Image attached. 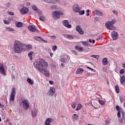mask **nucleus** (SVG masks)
<instances>
[{
    "instance_id": "nucleus-1",
    "label": "nucleus",
    "mask_w": 125,
    "mask_h": 125,
    "mask_svg": "<svg viewBox=\"0 0 125 125\" xmlns=\"http://www.w3.org/2000/svg\"><path fill=\"white\" fill-rule=\"evenodd\" d=\"M34 68L38 70L39 72L46 76L49 77V72L46 69L48 64L45 60L40 59L39 61H35L34 62Z\"/></svg>"
},
{
    "instance_id": "nucleus-2",
    "label": "nucleus",
    "mask_w": 125,
    "mask_h": 125,
    "mask_svg": "<svg viewBox=\"0 0 125 125\" xmlns=\"http://www.w3.org/2000/svg\"><path fill=\"white\" fill-rule=\"evenodd\" d=\"M23 45L24 44L22 42L18 40H16L14 43V52L15 53H21L23 51Z\"/></svg>"
},
{
    "instance_id": "nucleus-3",
    "label": "nucleus",
    "mask_w": 125,
    "mask_h": 125,
    "mask_svg": "<svg viewBox=\"0 0 125 125\" xmlns=\"http://www.w3.org/2000/svg\"><path fill=\"white\" fill-rule=\"evenodd\" d=\"M117 22V20L116 19H112L111 21H107L105 23V26L106 27V28L108 29V30H111L113 31V30H115V27L113 26Z\"/></svg>"
},
{
    "instance_id": "nucleus-4",
    "label": "nucleus",
    "mask_w": 125,
    "mask_h": 125,
    "mask_svg": "<svg viewBox=\"0 0 125 125\" xmlns=\"http://www.w3.org/2000/svg\"><path fill=\"white\" fill-rule=\"evenodd\" d=\"M20 106L25 110H28L29 107H30V104L29 103L28 100H24L21 102Z\"/></svg>"
},
{
    "instance_id": "nucleus-5",
    "label": "nucleus",
    "mask_w": 125,
    "mask_h": 125,
    "mask_svg": "<svg viewBox=\"0 0 125 125\" xmlns=\"http://www.w3.org/2000/svg\"><path fill=\"white\" fill-rule=\"evenodd\" d=\"M63 12L61 11H55V12H52V16L53 18H55V19H59L60 18V16L61 15H63Z\"/></svg>"
},
{
    "instance_id": "nucleus-6",
    "label": "nucleus",
    "mask_w": 125,
    "mask_h": 125,
    "mask_svg": "<svg viewBox=\"0 0 125 125\" xmlns=\"http://www.w3.org/2000/svg\"><path fill=\"white\" fill-rule=\"evenodd\" d=\"M15 95H16V89L12 88L10 98L11 101H14V99H15Z\"/></svg>"
},
{
    "instance_id": "nucleus-7",
    "label": "nucleus",
    "mask_w": 125,
    "mask_h": 125,
    "mask_svg": "<svg viewBox=\"0 0 125 125\" xmlns=\"http://www.w3.org/2000/svg\"><path fill=\"white\" fill-rule=\"evenodd\" d=\"M54 93H55V88L54 87H50L49 90L48 91V94L52 96L54 95Z\"/></svg>"
},
{
    "instance_id": "nucleus-8",
    "label": "nucleus",
    "mask_w": 125,
    "mask_h": 125,
    "mask_svg": "<svg viewBox=\"0 0 125 125\" xmlns=\"http://www.w3.org/2000/svg\"><path fill=\"white\" fill-rule=\"evenodd\" d=\"M62 24L63 26L69 29L72 28V25L69 24V21L68 20H64L62 21Z\"/></svg>"
},
{
    "instance_id": "nucleus-9",
    "label": "nucleus",
    "mask_w": 125,
    "mask_h": 125,
    "mask_svg": "<svg viewBox=\"0 0 125 125\" xmlns=\"http://www.w3.org/2000/svg\"><path fill=\"white\" fill-rule=\"evenodd\" d=\"M29 12V9L26 7H22L21 10V14H26Z\"/></svg>"
},
{
    "instance_id": "nucleus-10",
    "label": "nucleus",
    "mask_w": 125,
    "mask_h": 125,
    "mask_svg": "<svg viewBox=\"0 0 125 125\" xmlns=\"http://www.w3.org/2000/svg\"><path fill=\"white\" fill-rule=\"evenodd\" d=\"M76 30L80 35H83V34H84V32L83 31V29L79 26V25L76 26Z\"/></svg>"
},
{
    "instance_id": "nucleus-11",
    "label": "nucleus",
    "mask_w": 125,
    "mask_h": 125,
    "mask_svg": "<svg viewBox=\"0 0 125 125\" xmlns=\"http://www.w3.org/2000/svg\"><path fill=\"white\" fill-rule=\"evenodd\" d=\"M111 37L114 40H118V33L116 31L112 32Z\"/></svg>"
},
{
    "instance_id": "nucleus-12",
    "label": "nucleus",
    "mask_w": 125,
    "mask_h": 125,
    "mask_svg": "<svg viewBox=\"0 0 125 125\" xmlns=\"http://www.w3.org/2000/svg\"><path fill=\"white\" fill-rule=\"evenodd\" d=\"M28 30H29L30 32L34 33V32H36L37 29H36V26L33 25L28 26Z\"/></svg>"
},
{
    "instance_id": "nucleus-13",
    "label": "nucleus",
    "mask_w": 125,
    "mask_h": 125,
    "mask_svg": "<svg viewBox=\"0 0 125 125\" xmlns=\"http://www.w3.org/2000/svg\"><path fill=\"white\" fill-rule=\"evenodd\" d=\"M94 13L95 14H96L97 16H104L103 12H101V11H99L98 10H96L94 12Z\"/></svg>"
},
{
    "instance_id": "nucleus-14",
    "label": "nucleus",
    "mask_w": 125,
    "mask_h": 125,
    "mask_svg": "<svg viewBox=\"0 0 125 125\" xmlns=\"http://www.w3.org/2000/svg\"><path fill=\"white\" fill-rule=\"evenodd\" d=\"M0 74L3 75V76H5V71H4V66L3 65H1L0 66Z\"/></svg>"
},
{
    "instance_id": "nucleus-15",
    "label": "nucleus",
    "mask_w": 125,
    "mask_h": 125,
    "mask_svg": "<svg viewBox=\"0 0 125 125\" xmlns=\"http://www.w3.org/2000/svg\"><path fill=\"white\" fill-rule=\"evenodd\" d=\"M80 7H79V5L76 4L73 6V11L74 12H79Z\"/></svg>"
},
{
    "instance_id": "nucleus-16",
    "label": "nucleus",
    "mask_w": 125,
    "mask_h": 125,
    "mask_svg": "<svg viewBox=\"0 0 125 125\" xmlns=\"http://www.w3.org/2000/svg\"><path fill=\"white\" fill-rule=\"evenodd\" d=\"M37 113H38V110H37L36 108H34L32 110L31 114H32V116L33 117H35L36 116H37Z\"/></svg>"
},
{
    "instance_id": "nucleus-17",
    "label": "nucleus",
    "mask_w": 125,
    "mask_h": 125,
    "mask_svg": "<svg viewBox=\"0 0 125 125\" xmlns=\"http://www.w3.org/2000/svg\"><path fill=\"white\" fill-rule=\"evenodd\" d=\"M120 82L122 85H125V75H123L121 77Z\"/></svg>"
},
{
    "instance_id": "nucleus-18",
    "label": "nucleus",
    "mask_w": 125,
    "mask_h": 125,
    "mask_svg": "<svg viewBox=\"0 0 125 125\" xmlns=\"http://www.w3.org/2000/svg\"><path fill=\"white\" fill-rule=\"evenodd\" d=\"M72 119H73V121H78L79 119V115L77 114H74L72 116Z\"/></svg>"
},
{
    "instance_id": "nucleus-19",
    "label": "nucleus",
    "mask_w": 125,
    "mask_h": 125,
    "mask_svg": "<svg viewBox=\"0 0 125 125\" xmlns=\"http://www.w3.org/2000/svg\"><path fill=\"white\" fill-rule=\"evenodd\" d=\"M83 72V68H79L77 69L76 71V74L80 75V74H82Z\"/></svg>"
},
{
    "instance_id": "nucleus-20",
    "label": "nucleus",
    "mask_w": 125,
    "mask_h": 125,
    "mask_svg": "<svg viewBox=\"0 0 125 125\" xmlns=\"http://www.w3.org/2000/svg\"><path fill=\"white\" fill-rule=\"evenodd\" d=\"M76 48L79 51H80V52H82V51H83V47H82L81 46H76Z\"/></svg>"
},
{
    "instance_id": "nucleus-21",
    "label": "nucleus",
    "mask_w": 125,
    "mask_h": 125,
    "mask_svg": "<svg viewBox=\"0 0 125 125\" xmlns=\"http://www.w3.org/2000/svg\"><path fill=\"white\" fill-rule=\"evenodd\" d=\"M102 63L103 65H106L107 64H108V61H107V58H104L102 60Z\"/></svg>"
},
{
    "instance_id": "nucleus-22",
    "label": "nucleus",
    "mask_w": 125,
    "mask_h": 125,
    "mask_svg": "<svg viewBox=\"0 0 125 125\" xmlns=\"http://www.w3.org/2000/svg\"><path fill=\"white\" fill-rule=\"evenodd\" d=\"M27 83H28L31 84V85H33V84H34V81L33 80L31 79V78H27Z\"/></svg>"
},
{
    "instance_id": "nucleus-23",
    "label": "nucleus",
    "mask_w": 125,
    "mask_h": 125,
    "mask_svg": "<svg viewBox=\"0 0 125 125\" xmlns=\"http://www.w3.org/2000/svg\"><path fill=\"white\" fill-rule=\"evenodd\" d=\"M16 26L18 28H21L23 26V23L21 22H18V23H16Z\"/></svg>"
},
{
    "instance_id": "nucleus-24",
    "label": "nucleus",
    "mask_w": 125,
    "mask_h": 125,
    "mask_svg": "<svg viewBox=\"0 0 125 125\" xmlns=\"http://www.w3.org/2000/svg\"><path fill=\"white\" fill-rule=\"evenodd\" d=\"M33 39L36 41H39V42H42V38L39 36H35L33 38Z\"/></svg>"
},
{
    "instance_id": "nucleus-25",
    "label": "nucleus",
    "mask_w": 125,
    "mask_h": 125,
    "mask_svg": "<svg viewBox=\"0 0 125 125\" xmlns=\"http://www.w3.org/2000/svg\"><path fill=\"white\" fill-rule=\"evenodd\" d=\"M6 31L7 32H13L14 31V29L11 27H6Z\"/></svg>"
},
{
    "instance_id": "nucleus-26",
    "label": "nucleus",
    "mask_w": 125,
    "mask_h": 125,
    "mask_svg": "<svg viewBox=\"0 0 125 125\" xmlns=\"http://www.w3.org/2000/svg\"><path fill=\"white\" fill-rule=\"evenodd\" d=\"M82 108H83V105L81 104H78V106L76 108V110L79 111L81 110V109H82Z\"/></svg>"
},
{
    "instance_id": "nucleus-27",
    "label": "nucleus",
    "mask_w": 125,
    "mask_h": 125,
    "mask_svg": "<svg viewBox=\"0 0 125 125\" xmlns=\"http://www.w3.org/2000/svg\"><path fill=\"white\" fill-rule=\"evenodd\" d=\"M115 89L117 93H120V88H119V85H116L115 86Z\"/></svg>"
},
{
    "instance_id": "nucleus-28",
    "label": "nucleus",
    "mask_w": 125,
    "mask_h": 125,
    "mask_svg": "<svg viewBox=\"0 0 125 125\" xmlns=\"http://www.w3.org/2000/svg\"><path fill=\"white\" fill-rule=\"evenodd\" d=\"M120 102L121 103H123L124 101L125 100V96H121L120 97Z\"/></svg>"
},
{
    "instance_id": "nucleus-29",
    "label": "nucleus",
    "mask_w": 125,
    "mask_h": 125,
    "mask_svg": "<svg viewBox=\"0 0 125 125\" xmlns=\"http://www.w3.org/2000/svg\"><path fill=\"white\" fill-rule=\"evenodd\" d=\"M65 38L68 39V40H74V37L72 35H66Z\"/></svg>"
},
{
    "instance_id": "nucleus-30",
    "label": "nucleus",
    "mask_w": 125,
    "mask_h": 125,
    "mask_svg": "<svg viewBox=\"0 0 125 125\" xmlns=\"http://www.w3.org/2000/svg\"><path fill=\"white\" fill-rule=\"evenodd\" d=\"M116 110L118 112H122L123 111V108L120 107L119 105H116Z\"/></svg>"
},
{
    "instance_id": "nucleus-31",
    "label": "nucleus",
    "mask_w": 125,
    "mask_h": 125,
    "mask_svg": "<svg viewBox=\"0 0 125 125\" xmlns=\"http://www.w3.org/2000/svg\"><path fill=\"white\" fill-rule=\"evenodd\" d=\"M90 57H93V58H96V59H98L100 58V56H99V55H93L90 56Z\"/></svg>"
},
{
    "instance_id": "nucleus-32",
    "label": "nucleus",
    "mask_w": 125,
    "mask_h": 125,
    "mask_svg": "<svg viewBox=\"0 0 125 125\" xmlns=\"http://www.w3.org/2000/svg\"><path fill=\"white\" fill-rule=\"evenodd\" d=\"M77 102H74L72 104H71V107L73 109H75L76 107L77 106Z\"/></svg>"
},
{
    "instance_id": "nucleus-33",
    "label": "nucleus",
    "mask_w": 125,
    "mask_h": 125,
    "mask_svg": "<svg viewBox=\"0 0 125 125\" xmlns=\"http://www.w3.org/2000/svg\"><path fill=\"white\" fill-rule=\"evenodd\" d=\"M28 57H29L30 60H33V57H32V55H33V52H29L28 53Z\"/></svg>"
},
{
    "instance_id": "nucleus-34",
    "label": "nucleus",
    "mask_w": 125,
    "mask_h": 125,
    "mask_svg": "<svg viewBox=\"0 0 125 125\" xmlns=\"http://www.w3.org/2000/svg\"><path fill=\"white\" fill-rule=\"evenodd\" d=\"M82 42L85 46H88V42L82 41Z\"/></svg>"
},
{
    "instance_id": "nucleus-35",
    "label": "nucleus",
    "mask_w": 125,
    "mask_h": 125,
    "mask_svg": "<svg viewBox=\"0 0 125 125\" xmlns=\"http://www.w3.org/2000/svg\"><path fill=\"white\" fill-rule=\"evenodd\" d=\"M44 1L45 2L49 3H55L54 1L51 0H44Z\"/></svg>"
},
{
    "instance_id": "nucleus-36",
    "label": "nucleus",
    "mask_w": 125,
    "mask_h": 125,
    "mask_svg": "<svg viewBox=\"0 0 125 125\" xmlns=\"http://www.w3.org/2000/svg\"><path fill=\"white\" fill-rule=\"evenodd\" d=\"M80 15H83L84 14V10L80 11L79 10V12H78Z\"/></svg>"
},
{
    "instance_id": "nucleus-37",
    "label": "nucleus",
    "mask_w": 125,
    "mask_h": 125,
    "mask_svg": "<svg viewBox=\"0 0 125 125\" xmlns=\"http://www.w3.org/2000/svg\"><path fill=\"white\" fill-rule=\"evenodd\" d=\"M39 19L41 21H44V20H45V17H44V16H41L40 17Z\"/></svg>"
},
{
    "instance_id": "nucleus-38",
    "label": "nucleus",
    "mask_w": 125,
    "mask_h": 125,
    "mask_svg": "<svg viewBox=\"0 0 125 125\" xmlns=\"http://www.w3.org/2000/svg\"><path fill=\"white\" fill-rule=\"evenodd\" d=\"M99 103H100V104H101V105H102L105 104V102L104 101L100 100H99Z\"/></svg>"
},
{
    "instance_id": "nucleus-39",
    "label": "nucleus",
    "mask_w": 125,
    "mask_h": 125,
    "mask_svg": "<svg viewBox=\"0 0 125 125\" xmlns=\"http://www.w3.org/2000/svg\"><path fill=\"white\" fill-rule=\"evenodd\" d=\"M110 123L111 122L110 121V120H106L105 121V125H110Z\"/></svg>"
},
{
    "instance_id": "nucleus-40",
    "label": "nucleus",
    "mask_w": 125,
    "mask_h": 125,
    "mask_svg": "<svg viewBox=\"0 0 125 125\" xmlns=\"http://www.w3.org/2000/svg\"><path fill=\"white\" fill-rule=\"evenodd\" d=\"M32 9H33V10H34L35 11H38V8L36 5H33L32 6Z\"/></svg>"
},
{
    "instance_id": "nucleus-41",
    "label": "nucleus",
    "mask_w": 125,
    "mask_h": 125,
    "mask_svg": "<svg viewBox=\"0 0 125 125\" xmlns=\"http://www.w3.org/2000/svg\"><path fill=\"white\" fill-rule=\"evenodd\" d=\"M56 49H57V46L54 45L52 47V50H53V51H56Z\"/></svg>"
},
{
    "instance_id": "nucleus-42",
    "label": "nucleus",
    "mask_w": 125,
    "mask_h": 125,
    "mask_svg": "<svg viewBox=\"0 0 125 125\" xmlns=\"http://www.w3.org/2000/svg\"><path fill=\"white\" fill-rule=\"evenodd\" d=\"M121 114H122V111H118L117 112V117H118V118H121Z\"/></svg>"
},
{
    "instance_id": "nucleus-43",
    "label": "nucleus",
    "mask_w": 125,
    "mask_h": 125,
    "mask_svg": "<svg viewBox=\"0 0 125 125\" xmlns=\"http://www.w3.org/2000/svg\"><path fill=\"white\" fill-rule=\"evenodd\" d=\"M119 73L121 75L124 74V73H125V69H122L121 70H120Z\"/></svg>"
},
{
    "instance_id": "nucleus-44",
    "label": "nucleus",
    "mask_w": 125,
    "mask_h": 125,
    "mask_svg": "<svg viewBox=\"0 0 125 125\" xmlns=\"http://www.w3.org/2000/svg\"><path fill=\"white\" fill-rule=\"evenodd\" d=\"M112 12H113V13H114V14H115V15H116V16H118V12L117 11H116L115 10H113Z\"/></svg>"
},
{
    "instance_id": "nucleus-45",
    "label": "nucleus",
    "mask_w": 125,
    "mask_h": 125,
    "mask_svg": "<svg viewBox=\"0 0 125 125\" xmlns=\"http://www.w3.org/2000/svg\"><path fill=\"white\" fill-rule=\"evenodd\" d=\"M26 48H27V49H32V45H28L26 46Z\"/></svg>"
},
{
    "instance_id": "nucleus-46",
    "label": "nucleus",
    "mask_w": 125,
    "mask_h": 125,
    "mask_svg": "<svg viewBox=\"0 0 125 125\" xmlns=\"http://www.w3.org/2000/svg\"><path fill=\"white\" fill-rule=\"evenodd\" d=\"M61 62H62L63 63H66V61L65 60V59L62 58L61 59Z\"/></svg>"
},
{
    "instance_id": "nucleus-47",
    "label": "nucleus",
    "mask_w": 125,
    "mask_h": 125,
    "mask_svg": "<svg viewBox=\"0 0 125 125\" xmlns=\"http://www.w3.org/2000/svg\"><path fill=\"white\" fill-rule=\"evenodd\" d=\"M50 38H51V39H52V40H56V36H53V35L50 36Z\"/></svg>"
},
{
    "instance_id": "nucleus-48",
    "label": "nucleus",
    "mask_w": 125,
    "mask_h": 125,
    "mask_svg": "<svg viewBox=\"0 0 125 125\" xmlns=\"http://www.w3.org/2000/svg\"><path fill=\"white\" fill-rule=\"evenodd\" d=\"M8 14H9V15H11L12 16H13V15H14V13L12 12H8Z\"/></svg>"
},
{
    "instance_id": "nucleus-49",
    "label": "nucleus",
    "mask_w": 125,
    "mask_h": 125,
    "mask_svg": "<svg viewBox=\"0 0 125 125\" xmlns=\"http://www.w3.org/2000/svg\"><path fill=\"white\" fill-rule=\"evenodd\" d=\"M4 23L6 24V25H8V24H9V22H8V21H6V20H4L3 21Z\"/></svg>"
},
{
    "instance_id": "nucleus-50",
    "label": "nucleus",
    "mask_w": 125,
    "mask_h": 125,
    "mask_svg": "<svg viewBox=\"0 0 125 125\" xmlns=\"http://www.w3.org/2000/svg\"><path fill=\"white\" fill-rule=\"evenodd\" d=\"M102 38V35H99L97 38V41H99L100 39Z\"/></svg>"
},
{
    "instance_id": "nucleus-51",
    "label": "nucleus",
    "mask_w": 125,
    "mask_h": 125,
    "mask_svg": "<svg viewBox=\"0 0 125 125\" xmlns=\"http://www.w3.org/2000/svg\"><path fill=\"white\" fill-rule=\"evenodd\" d=\"M122 116L123 118H124L125 116V112L123 111V110L121 111Z\"/></svg>"
},
{
    "instance_id": "nucleus-52",
    "label": "nucleus",
    "mask_w": 125,
    "mask_h": 125,
    "mask_svg": "<svg viewBox=\"0 0 125 125\" xmlns=\"http://www.w3.org/2000/svg\"><path fill=\"white\" fill-rule=\"evenodd\" d=\"M72 53H73L75 55H78V53L77 52V51H76L75 50H72Z\"/></svg>"
},
{
    "instance_id": "nucleus-53",
    "label": "nucleus",
    "mask_w": 125,
    "mask_h": 125,
    "mask_svg": "<svg viewBox=\"0 0 125 125\" xmlns=\"http://www.w3.org/2000/svg\"><path fill=\"white\" fill-rule=\"evenodd\" d=\"M120 122L121 123V124H123V123L124 122V118H122L120 119Z\"/></svg>"
},
{
    "instance_id": "nucleus-54",
    "label": "nucleus",
    "mask_w": 125,
    "mask_h": 125,
    "mask_svg": "<svg viewBox=\"0 0 125 125\" xmlns=\"http://www.w3.org/2000/svg\"><path fill=\"white\" fill-rule=\"evenodd\" d=\"M0 108H4V105L3 104H2L0 103Z\"/></svg>"
},
{
    "instance_id": "nucleus-55",
    "label": "nucleus",
    "mask_w": 125,
    "mask_h": 125,
    "mask_svg": "<svg viewBox=\"0 0 125 125\" xmlns=\"http://www.w3.org/2000/svg\"><path fill=\"white\" fill-rule=\"evenodd\" d=\"M49 83H50V84H53V83H54V82H53V81H50L49 82Z\"/></svg>"
},
{
    "instance_id": "nucleus-56",
    "label": "nucleus",
    "mask_w": 125,
    "mask_h": 125,
    "mask_svg": "<svg viewBox=\"0 0 125 125\" xmlns=\"http://www.w3.org/2000/svg\"><path fill=\"white\" fill-rule=\"evenodd\" d=\"M51 8H56V6L52 5V6H51Z\"/></svg>"
},
{
    "instance_id": "nucleus-57",
    "label": "nucleus",
    "mask_w": 125,
    "mask_h": 125,
    "mask_svg": "<svg viewBox=\"0 0 125 125\" xmlns=\"http://www.w3.org/2000/svg\"><path fill=\"white\" fill-rule=\"evenodd\" d=\"M87 69H89V70H91V71H93V69H92V68H90L89 67H87Z\"/></svg>"
},
{
    "instance_id": "nucleus-58",
    "label": "nucleus",
    "mask_w": 125,
    "mask_h": 125,
    "mask_svg": "<svg viewBox=\"0 0 125 125\" xmlns=\"http://www.w3.org/2000/svg\"><path fill=\"white\" fill-rule=\"evenodd\" d=\"M26 5H27V6H30V5H31V3H29V2H28V3H27L26 4Z\"/></svg>"
},
{
    "instance_id": "nucleus-59",
    "label": "nucleus",
    "mask_w": 125,
    "mask_h": 125,
    "mask_svg": "<svg viewBox=\"0 0 125 125\" xmlns=\"http://www.w3.org/2000/svg\"><path fill=\"white\" fill-rule=\"evenodd\" d=\"M50 55L51 57H52V56H53V54L52 53H50Z\"/></svg>"
},
{
    "instance_id": "nucleus-60",
    "label": "nucleus",
    "mask_w": 125,
    "mask_h": 125,
    "mask_svg": "<svg viewBox=\"0 0 125 125\" xmlns=\"http://www.w3.org/2000/svg\"><path fill=\"white\" fill-rule=\"evenodd\" d=\"M43 42H47V41H45V40H43V39L42 40Z\"/></svg>"
},
{
    "instance_id": "nucleus-61",
    "label": "nucleus",
    "mask_w": 125,
    "mask_h": 125,
    "mask_svg": "<svg viewBox=\"0 0 125 125\" xmlns=\"http://www.w3.org/2000/svg\"><path fill=\"white\" fill-rule=\"evenodd\" d=\"M61 66H62V67H64V64H63V63H61Z\"/></svg>"
},
{
    "instance_id": "nucleus-62",
    "label": "nucleus",
    "mask_w": 125,
    "mask_h": 125,
    "mask_svg": "<svg viewBox=\"0 0 125 125\" xmlns=\"http://www.w3.org/2000/svg\"><path fill=\"white\" fill-rule=\"evenodd\" d=\"M123 67L125 69V63L123 65Z\"/></svg>"
},
{
    "instance_id": "nucleus-63",
    "label": "nucleus",
    "mask_w": 125,
    "mask_h": 125,
    "mask_svg": "<svg viewBox=\"0 0 125 125\" xmlns=\"http://www.w3.org/2000/svg\"><path fill=\"white\" fill-rule=\"evenodd\" d=\"M86 12H87V13H89V10H87Z\"/></svg>"
},
{
    "instance_id": "nucleus-64",
    "label": "nucleus",
    "mask_w": 125,
    "mask_h": 125,
    "mask_svg": "<svg viewBox=\"0 0 125 125\" xmlns=\"http://www.w3.org/2000/svg\"><path fill=\"white\" fill-rule=\"evenodd\" d=\"M89 42H92V41H91V39H89Z\"/></svg>"
}]
</instances>
